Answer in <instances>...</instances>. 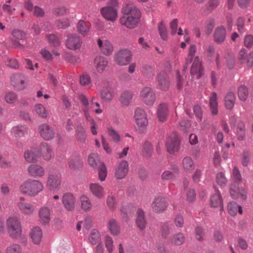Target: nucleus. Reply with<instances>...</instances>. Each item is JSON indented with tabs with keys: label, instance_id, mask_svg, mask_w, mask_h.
<instances>
[{
	"label": "nucleus",
	"instance_id": "6e6d98bb",
	"mask_svg": "<svg viewBox=\"0 0 253 253\" xmlns=\"http://www.w3.org/2000/svg\"><path fill=\"white\" fill-rule=\"evenodd\" d=\"M195 234L196 240L203 242L206 238V233L204 229L201 226H197L195 229Z\"/></svg>",
	"mask_w": 253,
	"mask_h": 253
},
{
	"label": "nucleus",
	"instance_id": "5fc2aeb1",
	"mask_svg": "<svg viewBox=\"0 0 253 253\" xmlns=\"http://www.w3.org/2000/svg\"><path fill=\"white\" fill-rule=\"evenodd\" d=\"M153 151V148L151 143L146 141L143 146V155L146 158H150L152 154Z\"/></svg>",
	"mask_w": 253,
	"mask_h": 253
},
{
	"label": "nucleus",
	"instance_id": "9b49d317",
	"mask_svg": "<svg viewBox=\"0 0 253 253\" xmlns=\"http://www.w3.org/2000/svg\"><path fill=\"white\" fill-rule=\"evenodd\" d=\"M28 174L34 178H42L45 174V169L40 165L33 164L27 168Z\"/></svg>",
	"mask_w": 253,
	"mask_h": 253
},
{
	"label": "nucleus",
	"instance_id": "5701e85b",
	"mask_svg": "<svg viewBox=\"0 0 253 253\" xmlns=\"http://www.w3.org/2000/svg\"><path fill=\"white\" fill-rule=\"evenodd\" d=\"M41 154L46 161H49L53 157L52 150L46 143H42L40 146V150Z\"/></svg>",
	"mask_w": 253,
	"mask_h": 253
},
{
	"label": "nucleus",
	"instance_id": "3c124183",
	"mask_svg": "<svg viewBox=\"0 0 253 253\" xmlns=\"http://www.w3.org/2000/svg\"><path fill=\"white\" fill-rule=\"evenodd\" d=\"M65 60L69 63L75 65L81 62V58L78 55H74L70 52L65 53L64 55Z\"/></svg>",
	"mask_w": 253,
	"mask_h": 253
},
{
	"label": "nucleus",
	"instance_id": "58836bf2",
	"mask_svg": "<svg viewBox=\"0 0 253 253\" xmlns=\"http://www.w3.org/2000/svg\"><path fill=\"white\" fill-rule=\"evenodd\" d=\"M18 207L20 210L26 214H31L35 210L34 206L30 203L20 202L18 204Z\"/></svg>",
	"mask_w": 253,
	"mask_h": 253
},
{
	"label": "nucleus",
	"instance_id": "0eeeda50",
	"mask_svg": "<svg viewBox=\"0 0 253 253\" xmlns=\"http://www.w3.org/2000/svg\"><path fill=\"white\" fill-rule=\"evenodd\" d=\"M169 204L165 198L161 196L156 197L152 203L153 211L158 213L163 212L167 209Z\"/></svg>",
	"mask_w": 253,
	"mask_h": 253
},
{
	"label": "nucleus",
	"instance_id": "69168bd1",
	"mask_svg": "<svg viewBox=\"0 0 253 253\" xmlns=\"http://www.w3.org/2000/svg\"><path fill=\"white\" fill-rule=\"evenodd\" d=\"M35 109L36 112L41 117L45 118L47 117V112L42 105L41 104L36 105Z\"/></svg>",
	"mask_w": 253,
	"mask_h": 253
},
{
	"label": "nucleus",
	"instance_id": "20e7f679",
	"mask_svg": "<svg viewBox=\"0 0 253 253\" xmlns=\"http://www.w3.org/2000/svg\"><path fill=\"white\" fill-rule=\"evenodd\" d=\"M8 232L10 236L13 239L20 237L22 234V228L19 220L16 217H10L6 220Z\"/></svg>",
	"mask_w": 253,
	"mask_h": 253
},
{
	"label": "nucleus",
	"instance_id": "338daca9",
	"mask_svg": "<svg viewBox=\"0 0 253 253\" xmlns=\"http://www.w3.org/2000/svg\"><path fill=\"white\" fill-rule=\"evenodd\" d=\"M98 168V176L100 181H104L107 176V169L104 164H102Z\"/></svg>",
	"mask_w": 253,
	"mask_h": 253
},
{
	"label": "nucleus",
	"instance_id": "680f3d73",
	"mask_svg": "<svg viewBox=\"0 0 253 253\" xmlns=\"http://www.w3.org/2000/svg\"><path fill=\"white\" fill-rule=\"evenodd\" d=\"M6 253H22L21 247L16 244H13L8 246L5 251Z\"/></svg>",
	"mask_w": 253,
	"mask_h": 253
},
{
	"label": "nucleus",
	"instance_id": "0e129e2a",
	"mask_svg": "<svg viewBox=\"0 0 253 253\" xmlns=\"http://www.w3.org/2000/svg\"><path fill=\"white\" fill-rule=\"evenodd\" d=\"M4 99L6 103L13 104L16 101L17 96V95L13 92H8L5 95Z\"/></svg>",
	"mask_w": 253,
	"mask_h": 253
},
{
	"label": "nucleus",
	"instance_id": "7ed1b4c3",
	"mask_svg": "<svg viewBox=\"0 0 253 253\" xmlns=\"http://www.w3.org/2000/svg\"><path fill=\"white\" fill-rule=\"evenodd\" d=\"M42 182L37 179L29 178L24 181L19 186V191L27 196L34 197L43 191Z\"/></svg>",
	"mask_w": 253,
	"mask_h": 253
},
{
	"label": "nucleus",
	"instance_id": "f3484780",
	"mask_svg": "<svg viewBox=\"0 0 253 253\" xmlns=\"http://www.w3.org/2000/svg\"><path fill=\"white\" fill-rule=\"evenodd\" d=\"M100 12L103 17L108 21H115L118 16L117 10L112 6H107L101 8Z\"/></svg>",
	"mask_w": 253,
	"mask_h": 253
},
{
	"label": "nucleus",
	"instance_id": "864d4df0",
	"mask_svg": "<svg viewBox=\"0 0 253 253\" xmlns=\"http://www.w3.org/2000/svg\"><path fill=\"white\" fill-rule=\"evenodd\" d=\"M76 135L78 140L82 142H84L86 139L85 130L82 126H78L76 128Z\"/></svg>",
	"mask_w": 253,
	"mask_h": 253
},
{
	"label": "nucleus",
	"instance_id": "f704fd0d",
	"mask_svg": "<svg viewBox=\"0 0 253 253\" xmlns=\"http://www.w3.org/2000/svg\"><path fill=\"white\" fill-rule=\"evenodd\" d=\"M185 240L184 235L182 233H177L172 235L170 239V243L175 246L182 245Z\"/></svg>",
	"mask_w": 253,
	"mask_h": 253
},
{
	"label": "nucleus",
	"instance_id": "473e14b6",
	"mask_svg": "<svg viewBox=\"0 0 253 253\" xmlns=\"http://www.w3.org/2000/svg\"><path fill=\"white\" fill-rule=\"evenodd\" d=\"M133 94L128 91H123L120 96V101L123 106H127L131 102Z\"/></svg>",
	"mask_w": 253,
	"mask_h": 253
},
{
	"label": "nucleus",
	"instance_id": "37998d69",
	"mask_svg": "<svg viewBox=\"0 0 253 253\" xmlns=\"http://www.w3.org/2000/svg\"><path fill=\"white\" fill-rule=\"evenodd\" d=\"M78 31L83 35H85L89 30L90 24L84 20H80L77 24Z\"/></svg>",
	"mask_w": 253,
	"mask_h": 253
},
{
	"label": "nucleus",
	"instance_id": "7c9ffc66",
	"mask_svg": "<svg viewBox=\"0 0 253 253\" xmlns=\"http://www.w3.org/2000/svg\"><path fill=\"white\" fill-rule=\"evenodd\" d=\"M12 35L15 40H13V44L16 47L23 48V46L17 40H23L26 38L25 33L19 30H15L12 32Z\"/></svg>",
	"mask_w": 253,
	"mask_h": 253
},
{
	"label": "nucleus",
	"instance_id": "4c0bfd02",
	"mask_svg": "<svg viewBox=\"0 0 253 253\" xmlns=\"http://www.w3.org/2000/svg\"><path fill=\"white\" fill-rule=\"evenodd\" d=\"M80 202L81 209L84 211H90L92 208V204L89 198L83 195L80 197Z\"/></svg>",
	"mask_w": 253,
	"mask_h": 253
},
{
	"label": "nucleus",
	"instance_id": "c756f323",
	"mask_svg": "<svg viewBox=\"0 0 253 253\" xmlns=\"http://www.w3.org/2000/svg\"><path fill=\"white\" fill-rule=\"evenodd\" d=\"M236 100L235 95L234 92H228L224 97V104L228 110H232L234 106Z\"/></svg>",
	"mask_w": 253,
	"mask_h": 253
},
{
	"label": "nucleus",
	"instance_id": "e2e57ef3",
	"mask_svg": "<svg viewBox=\"0 0 253 253\" xmlns=\"http://www.w3.org/2000/svg\"><path fill=\"white\" fill-rule=\"evenodd\" d=\"M216 182L220 186H224L227 183V179L224 173L220 172L217 173L216 176Z\"/></svg>",
	"mask_w": 253,
	"mask_h": 253
},
{
	"label": "nucleus",
	"instance_id": "09e8293b",
	"mask_svg": "<svg viewBox=\"0 0 253 253\" xmlns=\"http://www.w3.org/2000/svg\"><path fill=\"white\" fill-rule=\"evenodd\" d=\"M170 232V227L168 223H162L160 225L159 233L164 239L168 238Z\"/></svg>",
	"mask_w": 253,
	"mask_h": 253
},
{
	"label": "nucleus",
	"instance_id": "f8f14e48",
	"mask_svg": "<svg viewBox=\"0 0 253 253\" xmlns=\"http://www.w3.org/2000/svg\"><path fill=\"white\" fill-rule=\"evenodd\" d=\"M62 201L65 209L68 211H72L75 209L76 197L71 193H64L62 198Z\"/></svg>",
	"mask_w": 253,
	"mask_h": 253
},
{
	"label": "nucleus",
	"instance_id": "e433bc0d",
	"mask_svg": "<svg viewBox=\"0 0 253 253\" xmlns=\"http://www.w3.org/2000/svg\"><path fill=\"white\" fill-rule=\"evenodd\" d=\"M108 228L113 235H118L120 232V226L116 220L113 218L110 219L108 222Z\"/></svg>",
	"mask_w": 253,
	"mask_h": 253
},
{
	"label": "nucleus",
	"instance_id": "72a5a7b5",
	"mask_svg": "<svg viewBox=\"0 0 253 253\" xmlns=\"http://www.w3.org/2000/svg\"><path fill=\"white\" fill-rule=\"evenodd\" d=\"M158 81L159 84L162 89L166 90L169 87V81L168 75L166 73H160L158 76Z\"/></svg>",
	"mask_w": 253,
	"mask_h": 253
},
{
	"label": "nucleus",
	"instance_id": "c85d7f7f",
	"mask_svg": "<svg viewBox=\"0 0 253 253\" xmlns=\"http://www.w3.org/2000/svg\"><path fill=\"white\" fill-rule=\"evenodd\" d=\"M28 128L25 126H17L11 129V133L16 138L24 136L28 133Z\"/></svg>",
	"mask_w": 253,
	"mask_h": 253
},
{
	"label": "nucleus",
	"instance_id": "bf43d9fd",
	"mask_svg": "<svg viewBox=\"0 0 253 253\" xmlns=\"http://www.w3.org/2000/svg\"><path fill=\"white\" fill-rule=\"evenodd\" d=\"M46 38L49 43L55 47L59 46L61 44L59 39L54 34L47 35Z\"/></svg>",
	"mask_w": 253,
	"mask_h": 253
},
{
	"label": "nucleus",
	"instance_id": "4be33fe9",
	"mask_svg": "<svg viewBox=\"0 0 253 253\" xmlns=\"http://www.w3.org/2000/svg\"><path fill=\"white\" fill-rule=\"evenodd\" d=\"M89 189L92 194L98 199L103 198L105 195L104 188L98 184L91 183Z\"/></svg>",
	"mask_w": 253,
	"mask_h": 253
},
{
	"label": "nucleus",
	"instance_id": "8fccbe9b",
	"mask_svg": "<svg viewBox=\"0 0 253 253\" xmlns=\"http://www.w3.org/2000/svg\"><path fill=\"white\" fill-rule=\"evenodd\" d=\"M88 240L92 245L101 242V238L99 232L96 229L91 230L88 237Z\"/></svg>",
	"mask_w": 253,
	"mask_h": 253
},
{
	"label": "nucleus",
	"instance_id": "cd10ccee",
	"mask_svg": "<svg viewBox=\"0 0 253 253\" xmlns=\"http://www.w3.org/2000/svg\"><path fill=\"white\" fill-rule=\"evenodd\" d=\"M169 114L167 105L165 104H160L158 108L157 116L159 120L164 122L167 120Z\"/></svg>",
	"mask_w": 253,
	"mask_h": 253
},
{
	"label": "nucleus",
	"instance_id": "a878e982",
	"mask_svg": "<svg viewBox=\"0 0 253 253\" xmlns=\"http://www.w3.org/2000/svg\"><path fill=\"white\" fill-rule=\"evenodd\" d=\"M94 64L97 72L101 73L108 66V62L105 57L99 56L95 58Z\"/></svg>",
	"mask_w": 253,
	"mask_h": 253
},
{
	"label": "nucleus",
	"instance_id": "412c9836",
	"mask_svg": "<svg viewBox=\"0 0 253 253\" xmlns=\"http://www.w3.org/2000/svg\"><path fill=\"white\" fill-rule=\"evenodd\" d=\"M24 157L28 163H35L41 157V154L39 150H27L24 152Z\"/></svg>",
	"mask_w": 253,
	"mask_h": 253
},
{
	"label": "nucleus",
	"instance_id": "39448f33",
	"mask_svg": "<svg viewBox=\"0 0 253 253\" xmlns=\"http://www.w3.org/2000/svg\"><path fill=\"white\" fill-rule=\"evenodd\" d=\"M61 174L57 170L50 171L46 182V187L50 191H55L59 188L61 185Z\"/></svg>",
	"mask_w": 253,
	"mask_h": 253
},
{
	"label": "nucleus",
	"instance_id": "ddd939ff",
	"mask_svg": "<svg viewBox=\"0 0 253 253\" xmlns=\"http://www.w3.org/2000/svg\"><path fill=\"white\" fill-rule=\"evenodd\" d=\"M226 35L225 27L223 26H218L215 29L213 34V41L217 44H222L225 41Z\"/></svg>",
	"mask_w": 253,
	"mask_h": 253
},
{
	"label": "nucleus",
	"instance_id": "603ef678",
	"mask_svg": "<svg viewBox=\"0 0 253 253\" xmlns=\"http://www.w3.org/2000/svg\"><path fill=\"white\" fill-rule=\"evenodd\" d=\"M249 94V91L247 87L244 85H241L238 90V97L242 101H246Z\"/></svg>",
	"mask_w": 253,
	"mask_h": 253
},
{
	"label": "nucleus",
	"instance_id": "b1692460",
	"mask_svg": "<svg viewBox=\"0 0 253 253\" xmlns=\"http://www.w3.org/2000/svg\"><path fill=\"white\" fill-rule=\"evenodd\" d=\"M50 213V210L46 207H43L39 210L40 221L42 224L45 225L49 222Z\"/></svg>",
	"mask_w": 253,
	"mask_h": 253
},
{
	"label": "nucleus",
	"instance_id": "4d7b16f0",
	"mask_svg": "<svg viewBox=\"0 0 253 253\" xmlns=\"http://www.w3.org/2000/svg\"><path fill=\"white\" fill-rule=\"evenodd\" d=\"M55 24L58 29H66L70 26V20L67 18L56 20Z\"/></svg>",
	"mask_w": 253,
	"mask_h": 253
},
{
	"label": "nucleus",
	"instance_id": "052dcab7",
	"mask_svg": "<svg viewBox=\"0 0 253 253\" xmlns=\"http://www.w3.org/2000/svg\"><path fill=\"white\" fill-rule=\"evenodd\" d=\"M161 179L166 181H173L175 180V175L169 170H165L161 174Z\"/></svg>",
	"mask_w": 253,
	"mask_h": 253
},
{
	"label": "nucleus",
	"instance_id": "c9c22d12",
	"mask_svg": "<svg viewBox=\"0 0 253 253\" xmlns=\"http://www.w3.org/2000/svg\"><path fill=\"white\" fill-rule=\"evenodd\" d=\"M228 212L231 215H235L238 212L240 214L243 213L242 208L241 206L238 205L236 202H230L227 206Z\"/></svg>",
	"mask_w": 253,
	"mask_h": 253
},
{
	"label": "nucleus",
	"instance_id": "aec40b11",
	"mask_svg": "<svg viewBox=\"0 0 253 253\" xmlns=\"http://www.w3.org/2000/svg\"><path fill=\"white\" fill-rule=\"evenodd\" d=\"M180 142L177 136L169 137L167 139L166 145L168 152L169 154H174L178 152L179 148Z\"/></svg>",
	"mask_w": 253,
	"mask_h": 253
},
{
	"label": "nucleus",
	"instance_id": "774afa93",
	"mask_svg": "<svg viewBox=\"0 0 253 253\" xmlns=\"http://www.w3.org/2000/svg\"><path fill=\"white\" fill-rule=\"evenodd\" d=\"M68 164L71 169H75L81 165V162L78 157H75L69 160Z\"/></svg>",
	"mask_w": 253,
	"mask_h": 253
},
{
	"label": "nucleus",
	"instance_id": "2eb2a0df",
	"mask_svg": "<svg viewBox=\"0 0 253 253\" xmlns=\"http://www.w3.org/2000/svg\"><path fill=\"white\" fill-rule=\"evenodd\" d=\"M11 82L13 86L18 90H22L26 87V77L21 73H16L13 75Z\"/></svg>",
	"mask_w": 253,
	"mask_h": 253
},
{
	"label": "nucleus",
	"instance_id": "f257e3e1",
	"mask_svg": "<svg viewBox=\"0 0 253 253\" xmlns=\"http://www.w3.org/2000/svg\"><path fill=\"white\" fill-rule=\"evenodd\" d=\"M124 15L120 18V22L128 29H133L138 24L141 12L134 3L130 1H126L122 8Z\"/></svg>",
	"mask_w": 253,
	"mask_h": 253
},
{
	"label": "nucleus",
	"instance_id": "bb28decb",
	"mask_svg": "<svg viewBox=\"0 0 253 253\" xmlns=\"http://www.w3.org/2000/svg\"><path fill=\"white\" fill-rule=\"evenodd\" d=\"M97 43L103 54L109 55L112 53L113 47L109 41H105L103 42L101 40L98 39Z\"/></svg>",
	"mask_w": 253,
	"mask_h": 253
},
{
	"label": "nucleus",
	"instance_id": "6ab92c4d",
	"mask_svg": "<svg viewBox=\"0 0 253 253\" xmlns=\"http://www.w3.org/2000/svg\"><path fill=\"white\" fill-rule=\"evenodd\" d=\"M128 171V165L126 161H121L117 166L115 171V176L118 179L126 177Z\"/></svg>",
	"mask_w": 253,
	"mask_h": 253
},
{
	"label": "nucleus",
	"instance_id": "423d86ee",
	"mask_svg": "<svg viewBox=\"0 0 253 253\" xmlns=\"http://www.w3.org/2000/svg\"><path fill=\"white\" fill-rule=\"evenodd\" d=\"M131 52L128 49H124L118 51L115 54V61L120 66L126 65L131 60Z\"/></svg>",
	"mask_w": 253,
	"mask_h": 253
},
{
	"label": "nucleus",
	"instance_id": "a19ab883",
	"mask_svg": "<svg viewBox=\"0 0 253 253\" xmlns=\"http://www.w3.org/2000/svg\"><path fill=\"white\" fill-rule=\"evenodd\" d=\"M210 106L211 113L213 115L218 114V104L217 102V95L216 93L212 92V96L210 98Z\"/></svg>",
	"mask_w": 253,
	"mask_h": 253
},
{
	"label": "nucleus",
	"instance_id": "6e6552de",
	"mask_svg": "<svg viewBox=\"0 0 253 253\" xmlns=\"http://www.w3.org/2000/svg\"><path fill=\"white\" fill-rule=\"evenodd\" d=\"M140 96L142 101L148 106H152L156 100L154 92L149 87H145L142 89Z\"/></svg>",
	"mask_w": 253,
	"mask_h": 253
},
{
	"label": "nucleus",
	"instance_id": "a18cd8bd",
	"mask_svg": "<svg viewBox=\"0 0 253 253\" xmlns=\"http://www.w3.org/2000/svg\"><path fill=\"white\" fill-rule=\"evenodd\" d=\"M182 166L184 171L186 172H190L195 168L193 160L189 157H186L183 159Z\"/></svg>",
	"mask_w": 253,
	"mask_h": 253
},
{
	"label": "nucleus",
	"instance_id": "393cba45",
	"mask_svg": "<svg viewBox=\"0 0 253 253\" xmlns=\"http://www.w3.org/2000/svg\"><path fill=\"white\" fill-rule=\"evenodd\" d=\"M135 222L137 227L140 231L143 230L146 226L147 222L144 211L139 209L136 213Z\"/></svg>",
	"mask_w": 253,
	"mask_h": 253
},
{
	"label": "nucleus",
	"instance_id": "1a4fd4ad",
	"mask_svg": "<svg viewBox=\"0 0 253 253\" xmlns=\"http://www.w3.org/2000/svg\"><path fill=\"white\" fill-rule=\"evenodd\" d=\"M238 59L242 64H245L248 68H251L253 66V51L248 53L247 50L242 48L239 51Z\"/></svg>",
	"mask_w": 253,
	"mask_h": 253
},
{
	"label": "nucleus",
	"instance_id": "4468645a",
	"mask_svg": "<svg viewBox=\"0 0 253 253\" xmlns=\"http://www.w3.org/2000/svg\"><path fill=\"white\" fill-rule=\"evenodd\" d=\"M204 70L202 66L201 61L198 56L195 57L192 67L191 68L190 74L192 77L196 79H200L203 74Z\"/></svg>",
	"mask_w": 253,
	"mask_h": 253
},
{
	"label": "nucleus",
	"instance_id": "9d476101",
	"mask_svg": "<svg viewBox=\"0 0 253 253\" xmlns=\"http://www.w3.org/2000/svg\"><path fill=\"white\" fill-rule=\"evenodd\" d=\"M82 44V41L80 37L75 34L69 35L65 42L66 47L71 50L80 48Z\"/></svg>",
	"mask_w": 253,
	"mask_h": 253
},
{
	"label": "nucleus",
	"instance_id": "2f4dec72",
	"mask_svg": "<svg viewBox=\"0 0 253 253\" xmlns=\"http://www.w3.org/2000/svg\"><path fill=\"white\" fill-rule=\"evenodd\" d=\"M30 236L34 244H39L42 236V230L38 227L34 228L31 232Z\"/></svg>",
	"mask_w": 253,
	"mask_h": 253
},
{
	"label": "nucleus",
	"instance_id": "dca6fc26",
	"mask_svg": "<svg viewBox=\"0 0 253 253\" xmlns=\"http://www.w3.org/2000/svg\"><path fill=\"white\" fill-rule=\"evenodd\" d=\"M41 136L46 140H50L53 138L55 132L53 128L47 124L40 126L38 128Z\"/></svg>",
	"mask_w": 253,
	"mask_h": 253
},
{
	"label": "nucleus",
	"instance_id": "79ce46f5",
	"mask_svg": "<svg viewBox=\"0 0 253 253\" xmlns=\"http://www.w3.org/2000/svg\"><path fill=\"white\" fill-rule=\"evenodd\" d=\"M236 134L238 140L241 141L245 139L246 136V127L243 122L240 121L238 122L236 129Z\"/></svg>",
	"mask_w": 253,
	"mask_h": 253
},
{
	"label": "nucleus",
	"instance_id": "de8ad7c7",
	"mask_svg": "<svg viewBox=\"0 0 253 253\" xmlns=\"http://www.w3.org/2000/svg\"><path fill=\"white\" fill-rule=\"evenodd\" d=\"M100 96L101 99L104 101L109 102L112 99L113 94L111 89L107 87L102 89L100 92Z\"/></svg>",
	"mask_w": 253,
	"mask_h": 253
},
{
	"label": "nucleus",
	"instance_id": "13d9d810",
	"mask_svg": "<svg viewBox=\"0 0 253 253\" xmlns=\"http://www.w3.org/2000/svg\"><path fill=\"white\" fill-rule=\"evenodd\" d=\"M158 28L161 38L164 41H167L168 39L167 29L163 21L161 22Z\"/></svg>",
	"mask_w": 253,
	"mask_h": 253
},
{
	"label": "nucleus",
	"instance_id": "c03bdc74",
	"mask_svg": "<svg viewBox=\"0 0 253 253\" xmlns=\"http://www.w3.org/2000/svg\"><path fill=\"white\" fill-rule=\"evenodd\" d=\"M196 50V45L191 44L189 48L188 56L186 59V62L184 66V71L187 69L188 65L191 63Z\"/></svg>",
	"mask_w": 253,
	"mask_h": 253
},
{
	"label": "nucleus",
	"instance_id": "ea45409f",
	"mask_svg": "<svg viewBox=\"0 0 253 253\" xmlns=\"http://www.w3.org/2000/svg\"><path fill=\"white\" fill-rule=\"evenodd\" d=\"M88 161L90 166L94 169H98L99 167L101 166L102 164H104L100 162L98 156L94 153H92L89 156Z\"/></svg>",
	"mask_w": 253,
	"mask_h": 253
},
{
	"label": "nucleus",
	"instance_id": "49530a36",
	"mask_svg": "<svg viewBox=\"0 0 253 253\" xmlns=\"http://www.w3.org/2000/svg\"><path fill=\"white\" fill-rule=\"evenodd\" d=\"M211 204L213 207H220L221 208H222V197L219 192H218V193L213 194L211 197Z\"/></svg>",
	"mask_w": 253,
	"mask_h": 253
},
{
	"label": "nucleus",
	"instance_id": "a211bd4d",
	"mask_svg": "<svg viewBox=\"0 0 253 253\" xmlns=\"http://www.w3.org/2000/svg\"><path fill=\"white\" fill-rule=\"evenodd\" d=\"M145 111L139 108H137L135 111L134 118L138 126L145 127L148 125V120Z\"/></svg>",
	"mask_w": 253,
	"mask_h": 253
},
{
	"label": "nucleus",
	"instance_id": "f03ea898",
	"mask_svg": "<svg viewBox=\"0 0 253 253\" xmlns=\"http://www.w3.org/2000/svg\"><path fill=\"white\" fill-rule=\"evenodd\" d=\"M231 177L233 181L231 184L230 193L235 199L240 198L243 200L247 199V192L243 188L240 189L239 185L242 181V177L239 169L235 166L232 170Z\"/></svg>",
	"mask_w": 253,
	"mask_h": 253
}]
</instances>
